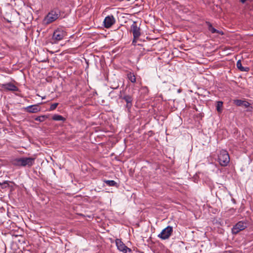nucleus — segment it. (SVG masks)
<instances>
[{"instance_id":"obj_15","label":"nucleus","mask_w":253,"mask_h":253,"mask_svg":"<svg viewBox=\"0 0 253 253\" xmlns=\"http://www.w3.org/2000/svg\"><path fill=\"white\" fill-rule=\"evenodd\" d=\"M222 107H223V102L222 101H217L216 102V109L218 113H221L222 111Z\"/></svg>"},{"instance_id":"obj_20","label":"nucleus","mask_w":253,"mask_h":253,"mask_svg":"<svg viewBox=\"0 0 253 253\" xmlns=\"http://www.w3.org/2000/svg\"><path fill=\"white\" fill-rule=\"evenodd\" d=\"M244 101L242 100L237 99L234 100V103L238 106H241L243 105Z\"/></svg>"},{"instance_id":"obj_11","label":"nucleus","mask_w":253,"mask_h":253,"mask_svg":"<svg viewBox=\"0 0 253 253\" xmlns=\"http://www.w3.org/2000/svg\"><path fill=\"white\" fill-rule=\"evenodd\" d=\"M25 110L30 113H36L39 112L41 110L38 104H35L26 107L24 108Z\"/></svg>"},{"instance_id":"obj_16","label":"nucleus","mask_w":253,"mask_h":253,"mask_svg":"<svg viewBox=\"0 0 253 253\" xmlns=\"http://www.w3.org/2000/svg\"><path fill=\"white\" fill-rule=\"evenodd\" d=\"M52 120L56 121H64L65 119L61 115L55 114L53 116Z\"/></svg>"},{"instance_id":"obj_22","label":"nucleus","mask_w":253,"mask_h":253,"mask_svg":"<svg viewBox=\"0 0 253 253\" xmlns=\"http://www.w3.org/2000/svg\"><path fill=\"white\" fill-rule=\"evenodd\" d=\"M250 105V104L248 102L244 101L242 106H244L245 107L247 108L249 107Z\"/></svg>"},{"instance_id":"obj_27","label":"nucleus","mask_w":253,"mask_h":253,"mask_svg":"<svg viewBox=\"0 0 253 253\" xmlns=\"http://www.w3.org/2000/svg\"><path fill=\"white\" fill-rule=\"evenodd\" d=\"M45 96L42 97V99H45Z\"/></svg>"},{"instance_id":"obj_1","label":"nucleus","mask_w":253,"mask_h":253,"mask_svg":"<svg viewBox=\"0 0 253 253\" xmlns=\"http://www.w3.org/2000/svg\"><path fill=\"white\" fill-rule=\"evenodd\" d=\"M35 159L32 157L16 158L12 160L11 163L16 167H31L35 164Z\"/></svg>"},{"instance_id":"obj_24","label":"nucleus","mask_w":253,"mask_h":253,"mask_svg":"<svg viewBox=\"0 0 253 253\" xmlns=\"http://www.w3.org/2000/svg\"><path fill=\"white\" fill-rule=\"evenodd\" d=\"M137 39H134V38H133V40L132 42V44L133 45H135L136 43Z\"/></svg>"},{"instance_id":"obj_25","label":"nucleus","mask_w":253,"mask_h":253,"mask_svg":"<svg viewBox=\"0 0 253 253\" xmlns=\"http://www.w3.org/2000/svg\"><path fill=\"white\" fill-rule=\"evenodd\" d=\"M4 184H8L7 181H4L3 183L0 182V185H4Z\"/></svg>"},{"instance_id":"obj_19","label":"nucleus","mask_w":253,"mask_h":253,"mask_svg":"<svg viewBox=\"0 0 253 253\" xmlns=\"http://www.w3.org/2000/svg\"><path fill=\"white\" fill-rule=\"evenodd\" d=\"M47 118V116H46L45 115H43V116H41L37 117L35 119V120L40 122H43Z\"/></svg>"},{"instance_id":"obj_4","label":"nucleus","mask_w":253,"mask_h":253,"mask_svg":"<svg viewBox=\"0 0 253 253\" xmlns=\"http://www.w3.org/2000/svg\"><path fill=\"white\" fill-rule=\"evenodd\" d=\"M248 223L246 220L238 222L232 228V232L233 234H237L247 227Z\"/></svg>"},{"instance_id":"obj_10","label":"nucleus","mask_w":253,"mask_h":253,"mask_svg":"<svg viewBox=\"0 0 253 253\" xmlns=\"http://www.w3.org/2000/svg\"><path fill=\"white\" fill-rule=\"evenodd\" d=\"M134 39H138L140 36V29L137 26L136 22H133L130 27Z\"/></svg>"},{"instance_id":"obj_21","label":"nucleus","mask_w":253,"mask_h":253,"mask_svg":"<svg viewBox=\"0 0 253 253\" xmlns=\"http://www.w3.org/2000/svg\"><path fill=\"white\" fill-rule=\"evenodd\" d=\"M58 105V103H55L51 104L50 107V108H49V111H52V110H55Z\"/></svg>"},{"instance_id":"obj_26","label":"nucleus","mask_w":253,"mask_h":253,"mask_svg":"<svg viewBox=\"0 0 253 253\" xmlns=\"http://www.w3.org/2000/svg\"><path fill=\"white\" fill-rule=\"evenodd\" d=\"M246 0H240V1H241L242 3H245V2L246 1Z\"/></svg>"},{"instance_id":"obj_23","label":"nucleus","mask_w":253,"mask_h":253,"mask_svg":"<svg viewBox=\"0 0 253 253\" xmlns=\"http://www.w3.org/2000/svg\"><path fill=\"white\" fill-rule=\"evenodd\" d=\"M132 106V102L131 103H126V108H127L128 109H129Z\"/></svg>"},{"instance_id":"obj_6","label":"nucleus","mask_w":253,"mask_h":253,"mask_svg":"<svg viewBox=\"0 0 253 253\" xmlns=\"http://www.w3.org/2000/svg\"><path fill=\"white\" fill-rule=\"evenodd\" d=\"M115 243L118 250L120 252L123 253H131V250L126 247L121 239H116Z\"/></svg>"},{"instance_id":"obj_3","label":"nucleus","mask_w":253,"mask_h":253,"mask_svg":"<svg viewBox=\"0 0 253 253\" xmlns=\"http://www.w3.org/2000/svg\"><path fill=\"white\" fill-rule=\"evenodd\" d=\"M218 161L220 166H226L230 162V157L227 151L222 150L218 155Z\"/></svg>"},{"instance_id":"obj_2","label":"nucleus","mask_w":253,"mask_h":253,"mask_svg":"<svg viewBox=\"0 0 253 253\" xmlns=\"http://www.w3.org/2000/svg\"><path fill=\"white\" fill-rule=\"evenodd\" d=\"M60 16V11L58 9L51 10L43 20V24L48 25L57 20Z\"/></svg>"},{"instance_id":"obj_18","label":"nucleus","mask_w":253,"mask_h":253,"mask_svg":"<svg viewBox=\"0 0 253 253\" xmlns=\"http://www.w3.org/2000/svg\"><path fill=\"white\" fill-rule=\"evenodd\" d=\"M104 182L109 186H117V183L114 180H106L104 181Z\"/></svg>"},{"instance_id":"obj_5","label":"nucleus","mask_w":253,"mask_h":253,"mask_svg":"<svg viewBox=\"0 0 253 253\" xmlns=\"http://www.w3.org/2000/svg\"><path fill=\"white\" fill-rule=\"evenodd\" d=\"M172 232V227L168 226L162 231V232L158 235V237L162 240H167L170 237Z\"/></svg>"},{"instance_id":"obj_14","label":"nucleus","mask_w":253,"mask_h":253,"mask_svg":"<svg viewBox=\"0 0 253 253\" xmlns=\"http://www.w3.org/2000/svg\"><path fill=\"white\" fill-rule=\"evenodd\" d=\"M127 79L132 83L136 82V77L133 73L129 72L127 74Z\"/></svg>"},{"instance_id":"obj_12","label":"nucleus","mask_w":253,"mask_h":253,"mask_svg":"<svg viewBox=\"0 0 253 253\" xmlns=\"http://www.w3.org/2000/svg\"><path fill=\"white\" fill-rule=\"evenodd\" d=\"M206 24L208 26V28L209 31H210L211 33H218L220 35H223V32L222 31H218L213 28L212 26V24L208 21L206 22Z\"/></svg>"},{"instance_id":"obj_8","label":"nucleus","mask_w":253,"mask_h":253,"mask_svg":"<svg viewBox=\"0 0 253 253\" xmlns=\"http://www.w3.org/2000/svg\"><path fill=\"white\" fill-rule=\"evenodd\" d=\"M0 90L3 91H17L18 90V88L11 83H8L0 85Z\"/></svg>"},{"instance_id":"obj_13","label":"nucleus","mask_w":253,"mask_h":253,"mask_svg":"<svg viewBox=\"0 0 253 253\" xmlns=\"http://www.w3.org/2000/svg\"><path fill=\"white\" fill-rule=\"evenodd\" d=\"M237 67L241 71H245L248 72L249 70V68L248 67H244L242 65V63L241 60H238L237 62Z\"/></svg>"},{"instance_id":"obj_17","label":"nucleus","mask_w":253,"mask_h":253,"mask_svg":"<svg viewBox=\"0 0 253 253\" xmlns=\"http://www.w3.org/2000/svg\"><path fill=\"white\" fill-rule=\"evenodd\" d=\"M123 99L125 100L126 103H131L133 100L132 97L130 95H126L123 97Z\"/></svg>"},{"instance_id":"obj_7","label":"nucleus","mask_w":253,"mask_h":253,"mask_svg":"<svg viewBox=\"0 0 253 253\" xmlns=\"http://www.w3.org/2000/svg\"><path fill=\"white\" fill-rule=\"evenodd\" d=\"M66 36V33L63 30L57 29L53 34L52 40L54 41V42H56L62 40Z\"/></svg>"},{"instance_id":"obj_9","label":"nucleus","mask_w":253,"mask_h":253,"mask_svg":"<svg viewBox=\"0 0 253 253\" xmlns=\"http://www.w3.org/2000/svg\"><path fill=\"white\" fill-rule=\"evenodd\" d=\"M115 19L113 15H108L104 20V26L106 28H109L115 24Z\"/></svg>"}]
</instances>
